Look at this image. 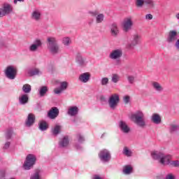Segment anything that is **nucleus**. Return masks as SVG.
Returning a JSON list of instances; mask_svg holds the SVG:
<instances>
[{
    "instance_id": "58836bf2",
    "label": "nucleus",
    "mask_w": 179,
    "mask_h": 179,
    "mask_svg": "<svg viewBox=\"0 0 179 179\" xmlns=\"http://www.w3.org/2000/svg\"><path fill=\"white\" fill-rule=\"evenodd\" d=\"M145 3V0H136V6L137 8H143Z\"/></svg>"
},
{
    "instance_id": "f03ea898",
    "label": "nucleus",
    "mask_w": 179,
    "mask_h": 179,
    "mask_svg": "<svg viewBox=\"0 0 179 179\" xmlns=\"http://www.w3.org/2000/svg\"><path fill=\"white\" fill-rule=\"evenodd\" d=\"M48 49L50 55H59L61 52L60 45L58 43L57 38L54 36H49L47 39Z\"/></svg>"
},
{
    "instance_id": "aec40b11",
    "label": "nucleus",
    "mask_w": 179,
    "mask_h": 179,
    "mask_svg": "<svg viewBox=\"0 0 179 179\" xmlns=\"http://www.w3.org/2000/svg\"><path fill=\"white\" fill-rule=\"evenodd\" d=\"M59 114V110L58 108H51L50 110L48 113V117L51 119H55L58 117Z\"/></svg>"
},
{
    "instance_id": "09e8293b",
    "label": "nucleus",
    "mask_w": 179,
    "mask_h": 179,
    "mask_svg": "<svg viewBox=\"0 0 179 179\" xmlns=\"http://www.w3.org/2000/svg\"><path fill=\"white\" fill-rule=\"evenodd\" d=\"M10 142H6L4 146H3V149H8V148H10Z\"/></svg>"
},
{
    "instance_id": "4c0bfd02",
    "label": "nucleus",
    "mask_w": 179,
    "mask_h": 179,
    "mask_svg": "<svg viewBox=\"0 0 179 179\" xmlns=\"http://www.w3.org/2000/svg\"><path fill=\"white\" fill-rule=\"evenodd\" d=\"M145 5H148L149 8H155V3L153 0H145Z\"/></svg>"
},
{
    "instance_id": "423d86ee",
    "label": "nucleus",
    "mask_w": 179,
    "mask_h": 179,
    "mask_svg": "<svg viewBox=\"0 0 179 179\" xmlns=\"http://www.w3.org/2000/svg\"><path fill=\"white\" fill-rule=\"evenodd\" d=\"M18 70L15 66H8L5 70V76L8 80H15Z\"/></svg>"
},
{
    "instance_id": "f3484780",
    "label": "nucleus",
    "mask_w": 179,
    "mask_h": 179,
    "mask_svg": "<svg viewBox=\"0 0 179 179\" xmlns=\"http://www.w3.org/2000/svg\"><path fill=\"white\" fill-rule=\"evenodd\" d=\"M178 36V32L176 30H171L168 34V36L166 38L167 42L171 43V42H174L176 41Z\"/></svg>"
},
{
    "instance_id": "393cba45",
    "label": "nucleus",
    "mask_w": 179,
    "mask_h": 179,
    "mask_svg": "<svg viewBox=\"0 0 179 179\" xmlns=\"http://www.w3.org/2000/svg\"><path fill=\"white\" fill-rule=\"evenodd\" d=\"M152 86L153 90H155V91H157V92H162L164 91V88L162 85L159 84V83L154 81L153 83H152Z\"/></svg>"
},
{
    "instance_id": "4be33fe9",
    "label": "nucleus",
    "mask_w": 179,
    "mask_h": 179,
    "mask_svg": "<svg viewBox=\"0 0 179 179\" xmlns=\"http://www.w3.org/2000/svg\"><path fill=\"white\" fill-rule=\"evenodd\" d=\"M91 77L90 73H83L79 76V80L81 81V83H88L90 81Z\"/></svg>"
},
{
    "instance_id": "37998d69",
    "label": "nucleus",
    "mask_w": 179,
    "mask_h": 179,
    "mask_svg": "<svg viewBox=\"0 0 179 179\" xmlns=\"http://www.w3.org/2000/svg\"><path fill=\"white\" fill-rule=\"evenodd\" d=\"M76 136H77L78 142H80V143L84 142L85 138L83 135H81V134H77Z\"/></svg>"
},
{
    "instance_id": "c9c22d12",
    "label": "nucleus",
    "mask_w": 179,
    "mask_h": 179,
    "mask_svg": "<svg viewBox=\"0 0 179 179\" xmlns=\"http://www.w3.org/2000/svg\"><path fill=\"white\" fill-rule=\"evenodd\" d=\"M62 43L65 45V46H69L71 43V38H69V36L63 38Z\"/></svg>"
},
{
    "instance_id": "0eeeda50",
    "label": "nucleus",
    "mask_w": 179,
    "mask_h": 179,
    "mask_svg": "<svg viewBox=\"0 0 179 179\" xmlns=\"http://www.w3.org/2000/svg\"><path fill=\"white\" fill-rule=\"evenodd\" d=\"M133 25V17L131 15L129 17H125V18H124L123 21L122 22V27L124 32H129V31H131V29H132Z\"/></svg>"
},
{
    "instance_id": "f257e3e1",
    "label": "nucleus",
    "mask_w": 179,
    "mask_h": 179,
    "mask_svg": "<svg viewBox=\"0 0 179 179\" xmlns=\"http://www.w3.org/2000/svg\"><path fill=\"white\" fill-rule=\"evenodd\" d=\"M130 118L141 128H145L147 125L146 117L142 110H136L134 113H131Z\"/></svg>"
},
{
    "instance_id": "8fccbe9b",
    "label": "nucleus",
    "mask_w": 179,
    "mask_h": 179,
    "mask_svg": "<svg viewBox=\"0 0 179 179\" xmlns=\"http://www.w3.org/2000/svg\"><path fill=\"white\" fill-rule=\"evenodd\" d=\"M146 20H152L153 18L152 14H146L145 15Z\"/></svg>"
},
{
    "instance_id": "4d7b16f0",
    "label": "nucleus",
    "mask_w": 179,
    "mask_h": 179,
    "mask_svg": "<svg viewBox=\"0 0 179 179\" xmlns=\"http://www.w3.org/2000/svg\"><path fill=\"white\" fill-rule=\"evenodd\" d=\"M176 18H178L179 20V13H178V14H176Z\"/></svg>"
},
{
    "instance_id": "7c9ffc66",
    "label": "nucleus",
    "mask_w": 179,
    "mask_h": 179,
    "mask_svg": "<svg viewBox=\"0 0 179 179\" xmlns=\"http://www.w3.org/2000/svg\"><path fill=\"white\" fill-rule=\"evenodd\" d=\"M48 92V87H41L39 89V95L41 97L45 96V94Z\"/></svg>"
},
{
    "instance_id": "13d9d810",
    "label": "nucleus",
    "mask_w": 179,
    "mask_h": 179,
    "mask_svg": "<svg viewBox=\"0 0 179 179\" xmlns=\"http://www.w3.org/2000/svg\"><path fill=\"white\" fill-rule=\"evenodd\" d=\"M73 121L75 122H76V120H73Z\"/></svg>"
},
{
    "instance_id": "ea45409f",
    "label": "nucleus",
    "mask_w": 179,
    "mask_h": 179,
    "mask_svg": "<svg viewBox=\"0 0 179 179\" xmlns=\"http://www.w3.org/2000/svg\"><path fill=\"white\" fill-rule=\"evenodd\" d=\"M123 153L126 156H131V155H132L131 150H129V148H127V146L124 148Z\"/></svg>"
},
{
    "instance_id": "de8ad7c7",
    "label": "nucleus",
    "mask_w": 179,
    "mask_h": 179,
    "mask_svg": "<svg viewBox=\"0 0 179 179\" xmlns=\"http://www.w3.org/2000/svg\"><path fill=\"white\" fill-rule=\"evenodd\" d=\"M165 179H176V178L174 174H172V173H170L169 174H167L166 176Z\"/></svg>"
},
{
    "instance_id": "79ce46f5",
    "label": "nucleus",
    "mask_w": 179,
    "mask_h": 179,
    "mask_svg": "<svg viewBox=\"0 0 179 179\" xmlns=\"http://www.w3.org/2000/svg\"><path fill=\"white\" fill-rule=\"evenodd\" d=\"M171 166L173 167H179V160H171Z\"/></svg>"
},
{
    "instance_id": "2f4dec72",
    "label": "nucleus",
    "mask_w": 179,
    "mask_h": 179,
    "mask_svg": "<svg viewBox=\"0 0 179 179\" xmlns=\"http://www.w3.org/2000/svg\"><path fill=\"white\" fill-rule=\"evenodd\" d=\"M179 131V125L178 124H171L169 127V131L171 133L177 132Z\"/></svg>"
},
{
    "instance_id": "603ef678",
    "label": "nucleus",
    "mask_w": 179,
    "mask_h": 179,
    "mask_svg": "<svg viewBox=\"0 0 179 179\" xmlns=\"http://www.w3.org/2000/svg\"><path fill=\"white\" fill-rule=\"evenodd\" d=\"M100 100H101V102H106L107 101V99H106V96H101L100 97Z\"/></svg>"
},
{
    "instance_id": "1a4fd4ad",
    "label": "nucleus",
    "mask_w": 179,
    "mask_h": 179,
    "mask_svg": "<svg viewBox=\"0 0 179 179\" xmlns=\"http://www.w3.org/2000/svg\"><path fill=\"white\" fill-rule=\"evenodd\" d=\"M13 12V6L10 3H3L1 7H0V17L8 16Z\"/></svg>"
},
{
    "instance_id": "cd10ccee",
    "label": "nucleus",
    "mask_w": 179,
    "mask_h": 179,
    "mask_svg": "<svg viewBox=\"0 0 179 179\" xmlns=\"http://www.w3.org/2000/svg\"><path fill=\"white\" fill-rule=\"evenodd\" d=\"M62 130V127L61 125H55V127H53L51 129V132L52 134V135H55V136H57V135H59V134H60Z\"/></svg>"
},
{
    "instance_id": "72a5a7b5",
    "label": "nucleus",
    "mask_w": 179,
    "mask_h": 179,
    "mask_svg": "<svg viewBox=\"0 0 179 179\" xmlns=\"http://www.w3.org/2000/svg\"><path fill=\"white\" fill-rule=\"evenodd\" d=\"M132 171L133 167H131V166H124L123 169V173H124V174H131V173H132Z\"/></svg>"
},
{
    "instance_id": "a18cd8bd",
    "label": "nucleus",
    "mask_w": 179,
    "mask_h": 179,
    "mask_svg": "<svg viewBox=\"0 0 179 179\" xmlns=\"http://www.w3.org/2000/svg\"><path fill=\"white\" fill-rule=\"evenodd\" d=\"M127 80H128L129 84H134V83L135 81V77H134V76H128Z\"/></svg>"
},
{
    "instance_id": "ddd939ff",
    "label": "nucleus",
    "mask_w": 179,
    "mask_h": 179,
    "mask_svg": "<svg viewBox=\"0 0 179 179\" xmlns=\"http://www.w3.org/2000/svg\"><path fill=\"white\" fill-rule=\"evenodd\" d=\"M141 36L139 35V34H134L131 42L127 45L128 48H131L136 45H138V43L141 42Z\"/></svg>"
},
{
    "instance_id": "a211bd4d",
    "label": "nucleus",
    "mask_w": 179,
    "mask_h": 179,
    "mask_svg": "<svg viewBox=\"0 0 179 179\" xmlns=\"http://www.w3.org/2000/svg\"><path fill=\"white\" fill-rule=\"evenodd\" d=\"M35 121V115H33V113H29L27 117V120H25V125L27 127H31L32 125H34Z\"/></svg>"
},
{
    "instance_id": "6ab92c4d",
    "label": "nucleus",
    "mask_w": 179,
    "mask_h": 179,
    "mask_svg": "<svg viewBox=\"0 0 179 179\" xmlns=\"http://www.w3.org/2000/svg\"><path fill=\"white\" fill-rule=\"evenodd\" d=\"M68 83L66 81H63L62 83H60V87L57 88L55 90L54 92L56 94H62L63 91H65L68 88Z\"/></svg>"
},
{
    "instance_id": "7ed1b4c3",
    "label": "nucleus",
    "mask_w": 179,
    "mask_h": 179,
    "mask_svg": "<svg viewBox=\"0 0 179 179\" xmlns=\"http://www.w3.org/2000/svg\"><path fill=\"white\" fill-rule=\"evenodd\" d=\"M152 157L155 160H159L161 164L171 166L172 156L171 155H164L162 152L155 151L152 153Z\"/></svg>"
},
{
    "instance_id": "3c124183",
    "label": "nucleus",
    "mask_w": 179,
    "mask_h": 179,
    "mask_svg": "<svg viewBox=\"0 0 179 179\" xmlns=\"http://www.w3.org/2000/svg\"><path fill=\"white\" fill-rule=\"evenodd\" d=\"M175 46H176V49H177L178 50H179V38L177 39V41H176V43H175Z\"/></svg>"
},
{
    "instance_id": "6e6d98bb",
    "label": "nucleus",
    "mask_w": 179,
    "mask_h": 179,
    "mask_svg": "<svg viewBox=\"0 0 179 179\" xmlns=\"http://www.w3.org/2000/svg\"><path fill=\"white\" fill-rule=\"evenodd\" d=\"M94 179H101V177H99L98 176H96V177H94Z\"/></svg>"
},
{
    "instance_id": "473e14b6",
    "label": "nucleus",
    "mask_w": 179,
    "mask_h": 179,
    "mask_svg": "<svg viewBox=\"0 0 179 179\" xmlns=\"http://www.w3.org/2000/svg\"><path fill=\"white\" fill-rule=\"evenodd\" d=\"M48 128L46 121H41L39 123V129L41 131H45Z\"/></svg>"
},
{
    "instance_id": "c756f323",
    "label": "nucleus",
    "mask_w": 179,
    "mask_h": 179,
    "mask_svg": "<svg viewBox=\"0 0 179 179\" xmlns=\"http://www.w3.org/2000/svg\"><path fill=\"white\" fill-rule=\"evenodd\" d=\"M22 91L25 93L26 95H28L31 91V85L29 84H24L22 86Z\"/></svg>"
},
{
    "instance_id": "20e7f679",
    "label": "nucleus",
    "mask_w": 179,
    "mask_h": 179,
    "mask_svg": "<svg viewBox=\"0 0 179 179\" xmlns=\"http://www.w3.org/2000/svg\"><path fill=\"white\" fill-rule=\"evenodd\" d=\"M123 55L122 49H114L109 55L110 59L115 61L116 66L121 64V57Z\"/></svg>"
},
{
    "instance_id": "f704fd0d",
    "label": "nucleus",
    "mask_w": 179,
    "mask_h": 179,
    "mask_svg": "<svg viewBox=\"0 0 179 179\" xmlns=\"http://www.w3.org/2000/svg\"><path fill=\"white\" fill-rule=\"evenodd\" d=\"M120 77L118 74H112V77H111L112 83H114L115 84H116L120 81Z\"/></svg>"
},
{
    "instance_id": "9d476101",
    "label": "nucleus",
    "mask_w": 179,
    "mask_h": 179,
    "mask_svg": "<svg viewBox=\"0 0 179 179\" xmlns=\"http://www.w3.org/2000/svg\"><path fill=\"white\" fill-rule=\"evenodd\" d=\"M118 103H120V96L117 94H113L108 99V105L110 108L112 110H115Z\"/></svg>"
},
{
    "instance_id": "5fc2aeb1",
    "label": "nucleus",
    "mask_w": 179,
    "mask_h": 179,
    "mask_svg": "<svg viewBox=\"0 0 179 179\" xmlns=\"http://www.w3.org/2000/svg\"><path fill=\"white\" fill-rule=\"evenodd\" d=\"M105 135H106V132H103V134H102L101 138H104Z\"/></svg>"
},
{
    "instance_id": "dca6fc26",
    "label": "nucleus",
    "mask_w": 179,
    "mask_h": 179,
    "mask_svg": "<svg viewBox=\"0 0 179 179\" xmlns=\"http://www.w3.org/2000/svg\"><path fill=\"white\" fill-rule=\"evenodd\" d=\"M110 35L112 36H117V35H119L120 34V29H119V27L117 24V22H113V24H111L110 27Z\"/></svg>"
},
{
    "instance_id": "39448f33",
    "label": "nucleus",
    "mask_w": 179,
    "mask_h": 179,
    "mask_svg": "<svg viewBox=\"0 0 179 179\" xmlns=\"http://www.w3.org/2000/svg\"><path fill=\"white\" fill-rule=\"evenodd\" d=\"M36 162V156L35 155H27L26 160L24 163L23 168L24 170H31L34 167Z\"/></svg>"
},
{
    "instance_id": "6e6552de",
    "label": "nucleus",
    "mask_w": 179,
    "mask_h": 179,
    "mask_svg": "<svg viewBox=\"0 0 179 179\" xmlns=\"http://www.w3.org/2000/svg\"><path fill=\"white\" fill-rule=\"evenodd\" d=\"M88 14L90 16L95 17V22L96 24L103 22L105 20V14L103 13H99L98 10H90Z\"/></svg>"
},
{
    "instance_id": "49530a36",
    "label": "nucleus",
    "mask_w": 179,
    "mask_h": 179,
    "mask_svg": "<svg viewBox=\"0 0 179 179\" xmlns=\"http://www.w3.org/2000/svg\"><path fill=\"white\" fill-rule=\"evenodd\" d=\"M31 179H40V174L38 171H36L32 176H31Z\"/></svg>"
},
{
    "instance_id": "c85d7f7f",
    "label": "nucleus",
    "mask_w": 179,
    "mask_h": 179,
    "mask_svg": "<svg viewBox=\"0 0 179 179\" xmlns=\"http://www.w3.org/2000/svg\"><path fill=\"white\" fill-rule=\"evenodd\" d=\"M28 74L29 76H39L40 74H42V71L39 70V69H31L28 71Z\"/></svg>"
},
{
    "instance_id": "f8f14e48",
    "label": "nucleus",
    "mask_w": 179,
    "mask_h": 179,
    "mask_svg": "<svg viewBox=\"0 0 179 179\" xmlns=\"http://www.w3.org/2000/svg\"><path fill=\"white\" fill-rule=\"evenodd\" d=\"M99 159L102 162H109L111 159V155L108 149H103L99 153Z\"/></svg>"
},
{
    "instance_id": "4468645a",
    "label": "nucleus",
    "mask_w": 179,
    "mask_h": 179,
    "mask_svg": "<svg viewBox=\"0 0 179 179\" xmlns=\"http://www.w3.org/2000/svg\"><path fill=\"white\" fill-rule=\"evenodd\" d=\"M119 128H120L122 132H124V134H129V132L131 131V128L129 127L127 122H126V121H123L122 120L119 121Z\"/></svg>"
},
{
    "instance_id": "b1692460",
    "label": "nucleus",
    "mask_w": 179,
    "mask_h": 179,
    "mask_svg": "<svg viewBox=\"0 0 179 179\" xmlns=\"http://www.w3.org/2000/svg\"><path fill=\"white\" fill-rule=\"evenodd\" d=\"M29 101V95H27L26 93H24L23 95H21L19 98V102L20 105H27Z\"/></svg>"
},
{
    "instance_id": "e433bc0d",
    "label": "nucleus",
    "mask_w": 179,
    "mask_h": 179,
    "mask_svg": "<svg viewBox=\"0 0 179 179\" xmlns=\"http://www.w3.org/2000/svg\"><path fill=\"white\" fill-rule=\"evenodd\" d=\"M13 134V129L8 128L6 132V139H10L12 135Z\"/></svg>"
},
{
    "instance_id": "a19ab883",
    "label": "nucleus",
    "mask_w": 179,
    "mask_h": 179,
    "mask_svg": "<svg viewBox=\"0 0 179 179\" xmlns=\"http://www.w3.org/2000/svg\"><path fill=\"white\" fill-rule=\"evenodd\" d=\"M108 83H109V78H108V77H103L101 80V85H108Z\"/></svg>"
},
{
    "instance_id": "5701e85b",
    "label": "nucleus",
    "mask_w": 179,
    "mask_h": 179,
    "mask_svg": "<svg viewBox=\"0 0 179 179\" xmlns=\"http://www.w3.org/2000/svg\"><path fill=\"white\" fill-rule=\"evenodd\" d=\"M76 62L80 65V66H85L86 64V60L83 57L82 55L80 53H78L76 57Z\"/></svg>"
},
{
    "instance_id": "412c9836",
    "label": "nucleus",
    "mask_w": 179,
    "mask_h": 179,
    "mask_svg": "<svg viewBox=\"0 0 179 179\" xmlns=\"http://www.w3.org/2000/svg\"><path fill=\"white\" fill-rule=\"evenodd\" d=\"M69 137L68 136H65L59 140V145L61 148H66V146H69Z\"/></svg>"
},
{
    "instance_id": "a878e982",
    "label": "nucleus",
    "mask_w": 179,
    "mask_h": 179,
    "mask_svg": "<svg viewBox=\"0 0 179 179\" xmlns=\"http://www.w3.org/2000/svg\"><path fill=\"white\" fill-rule=\"evenodd\" d=\"M79 112V109L78 108V106H70V108H69L68 112L67 113L69 114V115H77V114H78Z\"/></svg>"
},
{
    "instance_id": "2eb2a0df",
    "label": "nucleus",
    "mask_w": 179,
    "mask_h": 179,
    "mask_svg": "<svg viewBox=\"0 0 179 179\" xmlns=\"http://www.w3.org/2000/svg\"><path fill=\"white\" fill-rule=\"evenodd\" d=\"M42 46V42L41 39H36L31 45L29 47L30 52H36L38 48Z\"/></svg>"
},
{
    "instance_id": "c03bdc74",
    "label": "nucleus",
    "mask_w": 179,
    "mask_h": 179,
    "mask_svg": "<svg viewBox=\"0 0 179 179\" xmlns=\"http://www.w3.org/2000/svg\"><path fill=\"white\" fill-rule=\"evenodd\" d=\"M130 99H131V98H130V96L129 95H126L125 96H123V102H124V103L126 105L129 103Z\"/></svg>"
},
{
    "instance_id": "bf43d9fd",
    "label": "nucleus",
    "mask_w": 179,
    "mask_h": 179,
    "mask_svg": "<svg viewBox=\"0 0 179 179\" xmlns=\"http://www.w3.org/2000/svg\"><path fill=\"white\" fill-rule=\"evenodd\" d=\"M10 179H13V178H10Z\"/></svg>"
},
{
    "instance_id": "864d4df0",
    "label": "nucleus",
    "mask_w": 179,
    "mask_h": 179,
    "mask_svg": "<svg viewBox=\"0 0 179 179\" xmlns=\"http://www.w3.org/2000/svg\"><path fill=\"white\" fill-rule=\"evenodd\" d=\"M17 2H24V0H14L13 3L15 5H17Z\"/></svg>"
},
{
    "instance_id": "bb28decb",
    "label": "nucleus",
    "mask_w": 179,
    "mask_h": 179,
    "mask_svg": "<svg viewBox=\"0 0 179 179\" xmlns=\"http://www.w3.org/2000/svg\"><path fill=\"white\" fill-rule=\"evenodd\" d=\"M151 121L155 124H160L162 122V117L160 115H158V113H153V115H151Z\"/></svg>"
},
{
    "instance_id": "9b49d317",
    "label": "nucleus",
    "mask_w": 179,
    "mask_h": 179,
    "mask_svg": "<svg viewBox=\"0 0 179 179\" xmlns=\"http://www.w3.org/2000/svg\"><path fill=\"white\" fill-rule=\"evenodd\" d=\"M43 18V14L41 8H34L31 12V19L36 22H40Z\"/></svg>"
}]
</instances>
